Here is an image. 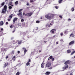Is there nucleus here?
I'll return each instance as SVG.
<instances>
[{"mask_svg":"<svg viewBox=\"0 0 75 75\" xmlns=\"http://www.w3.org/2000/svg\"><path fill=\"white\" fill-rule=\"evenodd\" d=\"M70 64V61L67 60L66 61L64 62V64L67 66L65 67H63V69H67V68H68L69 67V66L68 65H68V64Z\"/></svg>","mask_w":75,"mask_h":75,"instance_id":"obj_1","label":"nucleus"},{"mask_svg":"<svg viewBox=\"0 0 75 75\" xmlns=\"http://www.w3.org/2000/svg\"><path fill=\"white\" fill-rule=\"evenodd\" d=\"M45 18L48 19V20H52V14L51 13H49L46 14L45 16Z\"/></svg>","mask_w":75,"mask_h":75,"instance_id":"obj_2","label":"nucleus"},{"mask_svg":"<svg viewBox=\"0 0 75 75\" xmlns=\"http://www.w3.org/2000/svg\"><path fill=\"white\" fill-rule=\"evenodd\" d=\"M51 65V63L50 62H47V64H46L45 67L46 68H49L50 67Z\"/></svg>","mask_w":75,"mask_h":75,"instance_id":"obj_3","label":"nucleus"},{"mask_svg":"<svg viewBox=\"0 0 75 75\" xmlns=\"http://www.w3.org/2000/svg\"><path fill=\"white\" fill-rule=\"evenodd\" d=\"M22 50H24V54H26V52H27V49L25 47H23Z\"/></svg>","mask_w":75,"mask_h":75,"instance_id":"obj_4","label":"nucleus"},{"mask_svg":"<svg viewBox=\"0 0 75 75\" xmlns=\"http://www.w3.org/2000/svg\"><path fill=\"white\" fill-rule=\"evenodd\" d=\"M75 42V41L74 40H73L70 42L69 43V45H73Z\"/></svg>","mask_w":75,"mask_h":75,"instance_id":"obj_5","label":"nucleus"},{"mask_svg":"<svg viewBox=\"0 0 75 75\" xmlns=\"http://www.w3.org/2000/svg\"><path fill=\"white\" fill-rule=\"evenodd\" d=\"M33 12H30V13H28V17H30V16H32V15L33 14Z\"/></svg>","mask_w":75,"mask_h":75,"instance_id":"obj_6","label":"nucleus"},{"mask_svg":"<svg viewBox=\"0 0 75 75\" xmlns=\"http://www.w3.org/2000/svg\"><path fill=\"white\" fill-rule=\"evenodd\" d=\"M1 50L2 51H7V49L2 47L1 48Z\"/></svg>","mask_w":75,"mask_h":75,"instance_id":"obj_7","label":"nucleus"},{"mask_svg":"<svg viewBox=\"0 0 75 75\" xmlns=\"http://www.w3.org/2000/svg\"><path fill=\"white\" fill-rule=\"evenodd\" d=\"M41 67L42 68H44V62H43L41 64Z\"/></svg>","mask_w":75,"mask_h":75,"instance_id":"obj_8","label":"nucleus"},{"mask_svg":"<svg viewBox=\"0 0 75 75\" xmlns=\"http://www.w3.org/2000/svg\"><path fill=\"white\" fill-rule=\"evenodd\" d=\"M18 20V18H16V17L13 20V22H14V23H15V21H17Z\"/></svg>","mask_w":75,"mask_h":75,"instance_id":"obj_9","label":"nucleus"},{"mask_svg":"<svg viewBox=\"0 0 75 75\" xmlns=\"http://www.w3.org/2000/svg\"><path fill=\"white\" fill-rule=\"evenodd\" d=\"M8 65V62H7L5 63L4 64V68H6Z\"/></svg>","mask_w":75,"mask_h":75,"instance_id":"obj_10","label":"nucleus"},{"mask_svg":"<svg viewBox=\"0 0 75 75\" xmlns=\"http://www.w3.org/2000/svg\"><path fill=\"white\" fill-rule=\"evenodd\" d=\"M3 25H4V22L3 21L0 22V26H2Z\"/></svg>","mask_w":75,"mask_h":75,"instance_id":"obj_11","label":"nucleus"},{"mask_svg":"<svg viewBox=\"0 0 75 75\" xmlns=\"http://www.w3.org/2000/svg\"><path fill=\"white\" fill-rule=\"evenodd\" d=\"M51 74V72L50 71H47L45 73V74L46 75H49Z\"/></svg>","mask_w":75,"mask_h":75,"instance_id":"obj_12","label":"nucleus"},{"mask_svg":"<svg viewBox=\"0 0 75 75\" xmlns=\"http://www.w3.org/2000/svg\"><path fill=\"white\" fill-rule=\"evenodd\" d=\"M5 4V2H3L2 3H1V6H0V8H1V7H2L4 5V4Z\"/></svg>","mask_w":75,"mask_h":75,"instance_id":"obj_13","label":"nucleus"},{"mask_svg":"<svg viewBox=\"0 0 75 75\" xmlns=\"http://www.w3.org/2000/svg\"><path fill=\"white\" fill-rule=\"evenodd\" d=\"M22 41H23L21 40H18L17 42H18L19 44H21L22 43Z\"/></svg>","mask_w":75,"mask_h":75,"instance_id":"obj_14","label":"nucleus"},{"mask_svg":"<svg viewBox=\"0 0 75 75\" xmlns=\"http://www.w3.org/2000/svg\"><path fill=\"white\" fill-rule=\"evenodd\" d=\"M7 6L6 5H5L4 6V8L3 9V10H7Z\"/></svg>","mask_w":75,"mask_h":75,"instance_id":"obj_15","label":"nucleus"},{"mask_svg":"<svg viewBox=\"0 0 75 75\" xmlns=\"http://www.w3.org/2000/svg\"><path fill=\"white\" fill-rule=\"evenodd\" d=\"M13 14H11L9 16V18H10V20H11V18H13Z\"/></svg>","mask_w":75,"mask_h":75,"instance_id":"obj_16","label":"nucleus"},{"mask_svg":"<svg viewBox=\"0 0 75 75\" xmlns=\"http://www.w3.org/2000/svg\"><path fill=\"white\" fill-rule=\"evenodd\" d=\"M17 41H18V40H14L13 41V44H16L17 43Z\"/></svg>","mask_w":75,"mask_h":75,"instance_id":"obj_17","label":"nucleus"},{"mask_svg":"<svg viewBox=\"0 0 75 75\" xmlns=\"http://www.w3.org/2000/svg\"><path fill=\"white\" fill-rule=\"evenodd\" d=\"M18 16H20L21 17H22V12H21L17 14Z\"/></svg>","mask_w":75,"mask_h":75,"instance_id":"obj_18","label":"nucleus"},{"mask_svg":"<svg viewBox=\"0 0 75 75\" xmlns=\"http://www.w3.org/2000/svg\"><path fill=\"white\" fill-rule=\"evenodd\" d=\"M12 2H10L8 4V6H13V5L12 4Z\"/></svg>","mask_w":75,"mask_h":75,"instance_id":"obj_19","label":"nucleus"},{"mask_svg":"<svg viewBox=\"0 0 75 75\" xmlns=\"http://www.w3.org/2000/svg\"><path fill=\"white\" fill-rule=\"evenodd\" d=\"M54 31H56V29H53L50 30V32H52V33H54Z\"/></svg>","mask_w":75,"mask_h":75,"instance_id":"obj_20","label":"nucleus"},{"mask_svg":"<svg viewBox=\"0 0 75 75\" xmlns=\"http://www.w3.org/2000/svg\"><path fill=\"white\" fill-rule=\"evenodd\" d=\"M63 1V0H58V3L59 4H61V3H62V2Z\"/></svg>","mask_w":75,"mask_h":75,"instance_id":"obj_21","label":"nucleus"},{"mask_svg":"<svg viewBox=\"0 0 75 75\" xmlns=\"http://www.w3.org/2000/svg\"><path fill=\"white\" fill-rule=\"evenodd\" d=\"M7 11V10H3V9H2V13H5Z\"/></svg>","mask_w":75,"mask_h":75,"instance_id":"obj_22","label":"nucleus"},{"mask_svg":"<svg viewBox=\"0 0 75 75\" xmlns=\"http://www.w3.org/2000/svg\"><path fill=\"white\" fill-rule=\"evenodd\" d=\"M16 58V56H14L12 58V60L13 61H15Z\"/></svg>","mask_w":75,"mask_h":75,"instance_id":"obj_23","label":"nucleus"},{"mask_svg":"<svg viewBox=\"0 0 75 75\" xmlns=\"http://www.w3.org/2000/svg\"><path fill=\"white\" fill-rule=\"evenodd\" d=\"M71 51L70 50H68L67 51V54H69V53H71Z\"/></svg>","mask_w":75,"mask_h":75,"instance_id":"obj_24","label":"nucleus"},{"mask_svg":"<svg viewBox=\"0 0 75 75\" xmlns=\"http://www.w3.org/2000/svg\"><path fill=\"white\" fill-rule=\"evenodd\" d=\"M18 1H16L15 2V4L16 5V6H17L18 4Z\"/></svg>","mask_w":75,"mask_h":75,"instance_id":"obj_25","label":"nucleus"},{"mask_svg":"<svg viewBox=\"0 0 75 75\" xmlns=\"http://www.w3.org/2000/svg\"><path fill=\"white\" fill-rule=\"evenodd\" d=\"M10 28H13V27H14V25H11L10 26Z\"/></svg>","mask_w":75,"mask_h":75,"instance_id":"obj_26","label":"nucleus"},{"mask_svg":"<svg viewBox=\"0 0 75 75\" xmlns=\"http://www.w3.org/2000/svg\"><path fill=\"white\" fill-rule=\"evenodd\" d=\"M75 51L72 52L71 53V55H73L74 54H75Z\"/></svg>","mask_w":75,"mask_h":75,"instance_id":"obj_27","label":"nucleus"},{"mask_svg":"<svg viewBox=\"0 0 75 75\" xmlns=\"http://www.w3.org/2000/svg\"><path fill=\"white\" fill-rule=\"evenodd\" d=\"M23 9H21L20 10H19L18 11V13H21V11H22V10H23Z\"/></svg>","mask_w":75,"mask_h":75,"instance_id":"obj_28","label":"nucleus"},{"mask_svg":"<svg viewBox=\"0 0 75 75\" xmlns=\"http://www.w3.org/2000/svg\"><path fill=\"white\" fill-rule=\"evenodd\" d=\"M14 54V50H13L12 51L11 53V54Z\"/></svg>","mask_w":75,"mask_h":75,"instance_id":"obj_29","label":"nucleus"},{"mask_svg":"<svg viewBox=\"0 0 75 75\" xmlns=\"http://www.w3.org/2000/svg\"><path fill=\"white\" fill-rule=\"evenodd\" d=\"M30 63L29 62H28L26 64V65H27V66H28L29 65H30Z\"/></svg>","mask_w":75,"mask_h":75,"instance_id":"obj_30","label":"nucleus"},{"mask_svg":"<svg viewBox=\"0 0 75 75\" xmlns=\"http://www.w3.org/2000/svg\"><path fill=\"white\" fill-rule=\"evenodd\" d=\"M20 75V72L19 71L16 74V75Z\"/></svg>","mask_w":75,"mask_h":75,"instance_id":"obj_31","label":"nucleus"},{"mask_svg":"<svg viewBox=\"0 0 75 75\" xmlns=\"http://www.w3.org/2000/svg\"><path fill=\"white\" fill-rule=\"evenodd\" d=\"M61 37H62L63 36V32H61L60 34Z\"/></svg>","mask_w":75,"mask_h":75,"instance_id":"obj_32","label":"nucleus"},{"mask_svg":"<svg viewBox=\"0 0 75 75\" xmlns=\"http://www.w3.org/2000/svg\"><path fill=\"white\" fill-rule=\"evenodd\" d=\"M71 11H74V10H75L74 9V7H73L71 9Z\"/></svg>","mask_w":75,"mask_h":75,"instance_id":"obj_33","label":"nucleus"},{"mask_svg":"<svg viewBox=\"0 0 75 75\" xmlns=\"http://www.w3.org/2000/svg\"><path fill=\"white\" fill-rule=\"evenodd\" d=\"M36 23H40V21H36Z\"/></svg>","mask_w":75,"mask_h":75,"instance_id":"obj_34","label":"nucleus"},{"mask_svg":"<svg viewBox=\"0 0 75 75\" xmlns=\"http://www.w3.org/2000/svg\"><path fill=\"white\" fill-rule=\"evenodd\" d=\"M8 8H9V9H11V8H12V6H10L8 7Z\"/></svg>","mask_w":75,"mask_h":75,"instance_id":"obj_35","label":"nucleus"},{"mask_svg":"<svg viewBox=\"0 0 75 75\" xmlns=\"http://www.w3.org/2000/svg\"><path fill=\"white\" fill-rule=\"evenodd\" d=\"M3 33H1L0 34V36H2V35H3Z\"/></svg>","mask_w":75,"mask_h":75,"instance_id":"obj_36","label":"nucleus"},{"mask_svg":"<svg viewBox=\"0 0 75 75\" xmlns=\"http://www.w3.org/2000/svg\"><path fill=\"white\" fill-rule=\"evenodd\" d=\"M73 35H74V34L71 33V34L70 35V36L72 37V36H73Z\"/></svg>","mask_w":75,"mask_h":75,"instance_id":"obj_37","label":"nucleus"},{"mask_svg":"<svg viewBox=\"0 0 75 75\" xmlns=\"http://www.w3.org/2000/svg\"><path fill=\"white\" fill-rule=\"evenodd\" d=\"M53 57L52 56H50V57H49V58L50 59H52V58Z\"/></svg>","mask_w":75,"mask_h":75,"instance_id":"obj_38","label":"nucleus"},{"mask_svg":"<svg viewBox=\"0 0 75 75\" xmlns=\"http://www.w3.org/2000/svg\"><path fill=\"white\" fill-rule=\"evenodd\" d=\"M8 22H6V25H8Z\"/></svg>","mask_w":75,"mask_h":75,"instance_id":"obj_39","label":"nucleus"},{"mask_svg":"<svg viewBox=\"0 0 75 75\" xmlns=\"http://www.w3.org/2000/svg\"><path fill=\"white\" fill-rule=\"evenodd\" d=\"M67 33V30H66L64 32V34H66Z\"/></svg>","mask_w":75,"mask_h":75,"instance_id":"obj_40","label":"nucleus"},{"mask_svg":"<svg viewBox=\"0 0 75 75\" xmlns=\"http://www.w3.org/2000/svg\"><path fill=\"white\" fill-rule=\"evenodd\" d=\"M21 22H23V21H24V19H22L21 20Z\"/></svg>","mask_w":75,"mask_h":75,"instance_id":"obj_41","label":"nucleus"},{"mask_svg":"<svg viewBox=\"0 0 75 75\" xmlns=\"http://www.w3.org/2000/svg\"><path fill=\"white\" fill-rule=\"evenodd\" d=\"M28 62H31V59H29Z\"/></svg>","mask_w":75,"mask_h":75,"instance_id":"obj_42","label":"nucleus"},{"mask_svg":"<svg viewBox=\"0 0 75 75\" xmlns=\"http://www.w3.org/2000/svg\"><path fill=\"white\" fill-rule=\"evenodd\" d=\"M7 20L9 22L10 21V20H10V18H8Z\"/></svg>","mask_w":75,"mask_h":75,"instance_id":"obj_43","label":"nucleus"},{"mask_svg":"<svg viewBox=\"0 0 75 75\" xmlns=\"http://www.w3.org/2000/svg\"><path fill=\"white\" fill-rule=\"evenodd\" d=\"M38 27H37L36 28H35V30H38Z\"/></svg>","mask_w":75,"mask_h":75,"instance_id":"obj_44","label":"nucleus"},{"mask_svg":"<svg viewBox=\"0 0 75 75\" xmlns=\"http://www.w3.org/2000/svg\"><path fill=\"white\" fill-rule=\"evenodd\" d=\"M30 3H33V2H34V1L33 0H30Z\"/></svg>","mask_w":75,"mask_h":75,"instance_id":"obj_45","label":"nucleus"},{"mask_svg":"<svg viewBox=\"0 0 75 75\" xmlns=\"http://www.w3.org/2000/svg\"><path fill=\"white\" fill-rule=\"evenodd\" d=\"M59 17H60V18H62V17L61 15L59 16Z\"/></svg>","mask_w":75,"mask_h":75,"instance_id":"obj_46","label":"nucleus"},{"mask_svg":"<svg viewBox=\"0 0 75 75\" xmlns=\"http://www.w3.org/2000/svg\"><path fill=\"white\" fill-rule=\"evenodd\" d=\"M60 41L61 42H62V41H63V39H61Z\"/></svg>","mask_w":75,"mask_h":75,"instance_id":"obj_47","label":"nucleus"},{"mask_svg":"<svg viewBox=\"0 0 75 75\" xmlns=\"http://www.w3.org/2000/svg\"><path fill=\"white\" fill-rule=\"evenodd\" d=\"M6 59H7V58H8V56H7L6 57Z\"/></svg>","mask_w":75,"mask_h":75,"instance_id":"obj_48","label":"nucleus"},{"mask_svg":"<svg viewBox=\"0 0 75 75\" xmlns=\"http://www.w3.org/2000/svg\"><path fill=\"white\" fill-rule=\"evenodd\" d=\"M52 61H54V58H52Z\"/></svg>","mask_w":75,"mask_h":75,"instance_id":"obj_49","label":"nucleus"},{"mask_svg":"<svg viewBox=\"0 0 75 75\" xmlns=\"http://www.w3.org/2000/svg\"><path fill=\"white\" fill-rule=\"evenodd\" d=\"M54 7L56 8V9H58V6H55Z\"/></svg>","mask_w":75,"mask_h":75,"instance_id":"obj_50","label":"nucleus"},{"mask_svg":"<svg viewBox=\"0 0 75 75\" xmlns=\"http://www.w3.org/2000/svg\"><path fill=\"white\" fill-rule=\"evenodd\" d=\"M52 69V67H50V68H49V69Z\"/></svg>","mask_w":75,"mask_h":75,"instance_id":"obj_51","label":"nucleus"},{"mask_svg":"<svg viewBox=\"0 0 75 75\" xmlns=\"http://www.w3.org/2000/svg\"><path fill=\"white\" fill-rule=\"evenodd\" d=\"M68 21H71V19L70 18H69V19H68Z\"/></svg>","mask_w":75,"mask_h":75,"instance_id":"obj_52","label":"nucleus"},{"mask_svg":"<svg viewBox=\"0 0 75 75\" xmlns=\"http://www.w3.org/2000/svg\"><path fill=\"white\" fill-rule=\"evenodd\" d=\"M20 52L19 51H18V54H20Z\"/></svg>","mask_w":75,"mask_h":75,"instance_id":"obj_53","label":"nucleus"},{"mask_svg":"<svg viewBox=\"0 0 75 75\" xmlns=\"http://www.w3.org/2000/svg\"><path fill=\"white\" fill-rule=\"evenodd\" d=\"M30 8V7H27V9H28Z\"/></svg>","mask_w":75,"mask_h":75,"instance_id":"obj_54","label":"nucleus"},{"mask_svg":"<svg viewBox=\"0 0 75 75\" xmlns=\"http://www.w3.org/2000/svg\"><path fill=\"white\" fill-rule=\"evenodd\" d=\"M25 13H23V15H24H24H25Z\"/></svg>","mask_w":75,"mask_h":75,"instance_id":"obj_55","label":"nucleus"},{"mask_svg":"<svg viewBox=\"0 0 75 75\" xmlns=\"http://www.w3.org/2000/svg\"><path fill=\"white\" fill-rule=\"evenodd\" d=\"M28 13H26V14L25 15V16H28Z\"/></svg>","mask_w":75,"mask_h":75,"instance_id":"obj_56","label":"nucleus"},{"mask_svg":"<svg viewBox=\"0 0 75 75\" xmlns=\"http://www.w3.org/2000/svg\"><path fill=\"white\" fill-rule=\"evenodd\" d=\"M48 26L49 27H51V26L49 24L48 25Z\"/></svg>","mask_w":75,"mask_h":75,"instance_id":"obj_57","label":"nucleus"},{"mask_svg":"<svg viewBox=\"0 0 75 75\" xmlns=\"http://www.w3.org/2000/svg\"><path fill=\"white\" fill-rule=\"evenodd\" d=\"M1 31H3V28H1Z\"/></svg>","mask_w":75,"mask_h":75,"instance_id":"obj_58","label":"nucleus"},{"mask_svg":"<svg viewBox=\"0 0 75 75\" xmlns=\"http://www.w3.org/2000/svg\"><path fill=\"white\" fill-rule=\"evenodd\" d=\"M27 6H29V3H27Z\"/></svg>","mask_w":75,"mask_h":75,"instance_id":"obj_59","label":"nucleus"},{"mask_svg":"<svg viewBox=\"0 0 75 75\" xmlns=\"http://www.w3.org/2000/svg\"><path fill=\"white\" fill-rule=\"evenodd\" d=\"M70 75H73L72 73H71L70 74Z\"/></svg>","mask_w":75,"mask_h":75,"instance_id":"obj_60","label":"nucleus"},{"mask_svg":"<svg viewBox=\"0 0 75 75\" xmlns=\"http://www.w3.org/2000/svg\"><path fill=\"white\" fill-rule=\"evenodd\" d=\"M28 33V31H26V33Z\"/></svg>","mask_w":75,"mask_h":75,"instance_id":"obj_61","label":"nucleus"},{"mask_svg":"<svg viewBox=\"0 0 75 75\" xmlns=\"http://www.w3.org/2000/svg\"><path fill=\"white\" fill-rule=\"evenodd\" d=\"M14 32H15V30H13L12 31V33H14Z\"/></svg>","mask_w":75,"mask_h":75,"instance_id":"obj_62","label":"nucleus"},{"mask_svg":"<svg viewBox=\"0 0 75 75\" xmlns=\"http://www.w3.org/2000/svg\"><path fill=\"white\" fill-rule=\"evenodd\" d=\"M44 42L45 43H46V42H47V41H44Z\"/></svg>","mask_w":75,"mask_h":75,"instance_id":"obj_63","label":"nucleus"},{"mask_svg":"<svg viewBox=\"0 0 75 75\" xmlns=\"http://www.w3.org/2000/svg\"><path fill=\"white\" fill-rule=\"evenodd\" d=\"M41 52V51L40 50H39V52Z\"/></svg>","mask_w":75,"mask_h":75,"instance_id":"obj_64","label":"nucleus"}]
</instances>
